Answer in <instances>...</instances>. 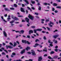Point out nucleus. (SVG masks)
Returning <instances> with one entry per match:
<instances>
[{
	"instance_id": "f257e3e1",
	"label": "nucleus",
	"mask_w": 61,
	"mask_h": 61,
	"mask_svg": "<svg viewBox=\"0 0 61 61\" xmlns=\"http://www.w3.org/2000/svg\"><path fill=\"white\" fill-rule=\"evenodd\" d=\"M22 42L23 43H25V44H27L28 45H30L31 43L28 41L24 40H22Z\"/></svg>"
},
{
	"instance_id": "f03ea898",
	"label": "nucleus",
	"mask_w": 61,
	"mask_h": 61,
	"mask_svg": "<svg viewBox=\"0 0 61 61\" xmlns=\"http://www.w3.org/2000/svg\"><path fill=\"white\" fill-rule=\"evenodd\" d=\"M29 15L28 16V17L31 20H33L34 19V17L33 16L30 15V14H29Z\"/></svg>"
},
{
	"instance_id": "7ed1b4c3",
	"label": "nucleus",
	"mask_w": 61,
	"mask_h": 61,
	"mask_svg": "<svg viewBox=\"0 0 61 61\" xmlns=\"http://www.w3.org/2000/svg\"><path fill=\"white\" fill-rule=\"evenodd\" d=\"M6 47L7 49H8V47L9 48H10V49L13 48V47H12V46H11L6 45Z\"/></svg>"
},
{
	"instance_id": "20e7f679",
	"label": "nucleus",
	"mask_w": 61,
	"mask_h": 61,
	"mask_svg": "<svg viewBox=\"0 0 61 61\" xmlns=\"http://www.w3.org/2000/svg\"><path fill=\"white\" fill-rule=\"evenodd\" d=\"M20 10L21 12H23V13L25 12V11L24 10V9L22 8H20Z\"/></svg>"
},
{
	"instance_id": "39448f33",
	"label": "nucleus",
	"mask_w": 61,
	"mask_h": 61,
	"mask_svg": "<svg viewBox=\"0 0 61 61\" xmlns=\"http://www.w3.org/2000/svg\"><path fill=\"white\" fill-rule=\"evenodd\" d=\"M42 59H43V58L42 57V56L39 57L38 59V61H41Z\"/></svg>"
},
{
	"instance_id": "423d86ee",
	"label": "nucleus",
	"mask_w": 61,
	"mask_h": 61,
	"mask_svg": "<svg viewBox=\"0 0 61 61\" xmlns=\"http://www.w3.org/2000/svg\"><path fill=\"white\" fill-rule=\"evenodd\" d=\"M25 53V49H24L20 52V54H23L24 53Z\"/></svg>"
},
{
	"instance_id": "0eeeda50",
	"label": "nucleus",
	"mask_w": 61,
	"mask_h": 61,
	"mask_svg": "<svg viewBox=\"0 0 61 61\" xmlns=\"http://www.w3.org/2000/svg\"><path fill=\"white\" fill-rule=\"evenodd\" d=\"M25 20L27 22L29 23V19L27 17H26Z\"/></svg>"
},
{
	"instance_id": "6e6552de",
	"label": "nucleus",
	"mask_w": 61,
	"mask_h": 61,
	"mask_svg": "<svg viewBox=\"0 0 61 61\" xmlns=\"http://www.w3.org/2000/svg\"><path fill=\"white\" fill-rule=\"evenodd\" d=\"M3 35H4V36H5V37H6L7 36V34L6 32H5V31H3Z\"/></svg>"
},
{
	"instance_id": "1a4fd4ad",
	"label": "nucleus",
	"mask_w": 61,
	"mask_h": 61,
	"mask_svg": "<svg viewBox=\"0 0 61 61\" xmlns=\"http://www.w3.org/2000/svg\"><path fill=\"white\" fill-rule=\"evenodd\" d=\"M30 50V47H28V46H27V47L26 48V50L27 51H28L29 50Z\"/></svg>"
},
{
	"instance_id": "9d476101",
	"label": "nucleus",
	"mask_w": 61,
	"mask_h": 61,
	"mask_svg": "<svg viewBox=\"0 0 61 61\" xmlns=\"http://www.w3.org/2000/svg\"><path fill=\"white\" fill-rule=\"evenodd\" d=\"M32 55H34L35 56H36V54L34 51H33L31 52Z\"/></svg>"
},
{
	"instance_id": "9b49d317",
	"label": "nucleus",
	"mask_w": 61,
	"mask_h": 61,
	"mask_svg": "<svg viewBox=\"0 0 61 61\" xmlns=\"http://www.w3.org/2000/svg\"><path fill=\"white\" fill-rule=\"evenodd\" d=\"M29 34H31V33H33V31L32 30H30L29 32Z\"/></svg>"
},
{
	"instance_id": "f8f14e48",
	"label": "nucleus",
	"mask_w": 61,
	"mask_h": 61,
	"mask_svg": "<svg viewBox=\"0 0 61 61\" xmlns=\"http://www.w3.org/2000/svg\"><path fill=\"white\" fill-rule=\"evenodd\" d=\"M52 41L53 42H54V43L55 44H57V41L55 39H54Z\"/></svg>"
},
{
	"instance_id": "ddd939ff",
	"label": "nucleus",
	"mask_w": 61,
	"mask_h": 61,
	"mask_svg": "<svg viewBox=\"0 0 61 61\" xmlns=\"http://www.w3.org/2000/svg\"><path fill=\"white\" fill-rule=\"evenodd\" d=\"M36 30L38 31L41 32V31L42 30V29H36Z\"/></svg>"
},
{
	"instance_id": "4468645a",
	"label": "nucleus",
	"mask_w": 61,
	"mask_h": 61,
	"mask_svg": "<svg viewBox=\"0 0 61 61\" xmlns=\"http://www.w3.org/2000/svg\"><path fill=\"white\" fill-rule=\"evenodd\" d=\"M58 36H59V35H56V36H53V37L54 38L56 39V38L57 37H58Z\"/></svg>"
},
{
	"instance_id": "2eb2a0df",
	"label": "nucleus",
	"mask_w": 61,
	"mask_h": 61,
	"mask_svg": "<svg viewBox=\"0 0 61 61\" xmlns=\"http://www.w3.org/2000/svg\"><path fill=\"white\" fill-rule=\"evenodd\" d=\"M39 44H38L37 43H36L35 44V45H34L33 46L34 47H36V46H39Z\"/></svg>"
},
{
	"instance_id": "dca6fc26",
	"label": "nucleus",
	"mask_w": 61,
	"mask_h": 61,
	"mask_svg": "<svg viewBox=\"0 0 61 61\" xmlns=\"http://www.w3.org/2000/svg\"><path fill=\"white\" fill-rule=\"evenodd\" d=\"M58 56L56 55L53 57V58L54 59H56L58 57Z\"/></svg>"
},
{
	"instance_id": "f3484780",
	"label": "nucleus",
	"mask_w": 61,
	"mask_h": 61,
	"mask_svg": "<svg viewBox=\"0 0 61 61\" xmlns=\"http://www.w3.org/2000/svg\"><path fill=\"white\" fill-rule=\"evenodd\" d=\"M27 4H29V2H28V1L27 0H23Z\"/></svg>"
},
{
	"instance_id": "a211bd4d",
	"label": "nucleus",
	"mask_w": 61,
	"mask_h": 61,
	"mask_svg": "<svg viewBox=\"0 0 61 61\" xmlns=\"http://www.w3.org/2000/svg\"><path fill=\"white\" fill-rule=\"evenodd\" d=\"M53 6H56L57 5V4L56 3H54L53 4Z\"/></svg>"
},
{
	"instance_id": "6ab92c4d",
	"label": "nucleus",
	"mask_w": 61,
	"mask_h": 61,
	"mask_svg": "<svg viewBox=\"0 0 61 61\" xmlns=\"http://www.w3.org/2000/svg\"><path fill=\"white\" fill-rule=\"evenodd\" d=\"M5 9L6 11H10V10H9L8 9H7V8H5Z\"/></svg>"
},
{
	"instance_id": "aec40b11",
	"label": "nucleus",
	"mask_w": 61,
	"mask_h": 61,
	"mask_svg": "<svg viewBox=\"0 0 61 61\" xmlns=\"http://www.w3.org/2000/svg\"><path fill=\"white\" fill-rule=\"evenodd\" d=\"M38 7H39V8H38V9L39 10H40H40H41V6H39Z\"/></svg>"
},
{
	"instance_id": "412c9836",
	"label": "nucleus",
	"mask_w": 61,
	"mask_h": 61,
	"mask_svg": "<svg viewBox=\"0 0 61 61\" xmlns=\"http://www.w3.org/2000/svg\"><path fill=\"white\" fill-rule=\"evenodd\" d=\"M14 19L15 20H18V19L17 18L15 17H14Z\"/></svg>"
},
{
	"instance_id": "4be33fe9",
	"label": "nucleus",
	"mask_w": 61,
	"mask_h": 61,
	"mask_svg": "<svg viewBox=\"0 0 61 61\" xmlns=\"http://www.w3.org/2000/svg\"><path fill=\"white\" fill-rule=\"evenodd\" d=\"M54 53H55V52H54V51H52L51 52H50V54L51 55H52V54H54Z\"/></svg>"
},
{
	"instance_id": "5701e85b",
	"label": "nucleus",
	"mask_w": 61,
	"mask_h": 61,
	"mask_svg": "<svg viewBox=\"0 0 61 61\" xmlns=\"http://www.w3.org/2000/svg\"><path fill=\"white\" fill-rule=\"evenodd\" d=\"M15 22V20H12L10 22V23H13Z\"/></svg>"
},
{
	"instance_id": "b1692460",
	"label": "nucleus",
	"mask_w": 61,
	"mask_h": 61,
	"mask_svg": "<svg viewBox=\"0 0 61 61\" xmlns=\"http://www.w3.org/2000/svg\"><path fill=\"white\" fill-rule=\"evenodd\" d=\"M20 33H21L22 34H23L24 33V31L23 30H21L20 31Z\"/></svg>"
},
{
	"instance_id": "393cba45",
	"label": "nucleus",
	"mask_w": 61,
	"mask_h": 61,
	"mask_svg": "<svg viewBox=\"0 0 61 61\" xmlns=\"http://www.w3.org/2000/svg\"><path fill=\"white\" fill-rule=\"evenodd\" d=\"M40 41L39 40H38V39H36V40L35 41V42H39Z\"/></svg>"
},
{
	"instance_id": "a878e982",
	"label": "nucleus",
	"mask_w": 61,
	"mask_h": 61,
	"mask_svg": "<svg viewBox=\"0 0 61 61\" xmlns=\"http://www.w3.org/2000/svg\"><path fill=\"white\" fill-rule=\"evenodd\" d=\"M16 43L15 42H14L13 46H14V47L15 46H16Z\"/></svg>"
},
{
	"instance_id": "bb28decb",
	"label": "nucleus",
	"mask_w": 61,
	"mask_h": 61,
	"mask_svg": "<svg viewBox=\"0 0 61 61\" xmlns=\"http://www.w3.org/2000/svg\"><path fill=\"white\" fill-rule=\"evenodd\" d=\"M56 8H59V9H61V6H57L56 7Z\"/></svg>"
},
{
	"instance_id": "cd10ccee",
	"label": "nucleus",
	"mask_w": 61,
	"mask_h": 61,
	"mask_svg": "<svg viewBox=\"0 0 61 61\" xmlns=\"http://www.w3.org/2000/svg\"><path fill=\"white\" fill-rule=\"evenodd\" d=\"M27 53L28 54H29V55H31V53L30 52H27Z\"/></svg>"
},
{
	"instance_id": "c85d7f7f",
	"label": "nucleus",
	"mask_w": 61,
	"mask_h": 61,
	"mask_svg": "<svg viewBox=\"0 0 61 61\" xmlns=\"http://www.w3.org/2000/svg\"><path fill=\"white\" fill-rule=\"evenodd\" d=\"M14 6H15V7H17V5L15 4H14Z\"/></svg>"
},
{
	"instance_id": "c756f323",
	"label": "nucleus",
	"mask_w": 61,
	"mask_h": 61,
	"mask_svg": "<svg viewBox=\"0 0 61 61\" xmlns=\"http://www.w3.org/2000/svg\"><path fill=\"white\" fill-rule=\"evenodd\" d=\"M37 31V30H36H36L35 29V30H34V33H36V31Z\"/></svg>"
},
{
	"instance_id": "7c9ffc66",
	"label": "nucleus",
	"mask_w": 61,
	"mask_h": 61,
	"mask_svg": "<svg viewBox=\"0 0 61 61\" xmlns=\"http://www.w3.org/2000/svg\"><path fill=\"white\" fill-rule=\"evenodd\" d=\"M48 58H49L50 59H52V58L50 56H49L48 57Z\"/></svg>"
},
{
	"instance_id": "2f4dec72",
	"label": "nucleus",
	"mask_w": 61,
	"mask_h": 61,
	"mask_svg": "<svg viewBox=\"0 0 61 61\" xmlns=\"http://www.w3.org/2000/svg\"><path fill=\"white\" fill-rule=\"evenodd\" d=\"M31 27L32 28H35V27H36L34 26H31Z\"/></svg>"
},
{
	"instance_id": "473e14b6",
	"label": "nucleus",
	"mask_w": 61,
	"mask_h": 61,
	"mask_svg": "<svg viewBox=\"0 0 61 61\" xmlns=\"http://www.w3.org/2000/svg\"><path fill=\"white\" fill-rule=\"evenodd\" d=\"M31 2L33 4H34L35 3V1H31Z\"/></svg>"
},
{
	"instance_id": "72a5a7b5",
	"label": "nucleus",
	"mask_w": 61,
	"mask_h": 61,
	"mask_svg": "<svg viewBox=\"0 0 61 61\" xmlns=\"http://www.w3.org/2000/svg\"><path fill=\"white\" fill-rule=\"evenodd\" d=\"M43 51H45V52H47V49H44L43 50Z\"/></svg>"
},
{
	"instance_id": "f704fd0d",
	"label": "nucleus",
	"mask_w": 61,
	"mask_h": 61,
	"mask_svg": "<svg viewBox=\"0 0 61 61\" xmlns=\"http://www.w3.org/2000/svg\"><path fill=\"white\" fill-rule=\"evenodd\" d=\"M39 46L40 47V48H42V47H43V46H42L41 45H39Z\"/></svg>"
},
{
	"instance_id": "c9c22d12",
	"label": "nucleus",
	"mask_w": 61,
	"mask_h": 61,
	"mask_svg": "<svg viewBox=\"0 0 61 61\" xmlns=\"http://www.w3.org/2000/svg\"><path fill=\"white\" fill-rule=\"evenodd\" d=\"M41 32L42 33H46V31H43Z\"/></svg>"
},
{
	"instance_id": "e433bc0d",
	"label": "nucleus",
	"mask_w": 61,
	"mask_h": 61,
	"mask_svg": "<svg viewBox=\"0 0 61 61\" xmlns=\"http://www.w3.org/2000/svg\"><path fill=\"white\" fill-rule=\"evenodd\" d=\"M9 44L10 45H11V46H13V44L11 42Z\"/></svg>"
},
{
	"instance_id": "4c0bfd02",
	"label": "nucleus",
	"mask_w": 61,
	"mask_h": 61,
	"mask_svg": "<svg viewBox=\"0 0 61 61\" xmlns=\"http://www.w3.org/2000/svg\"><path fill=\"white\" fill-rule=\"evenodd\" d=\"M10 10H15V9L13 8H10Z\"/></svg>"
},
{
	"instance_id": "58836bf2",
	"label": "nucleus",
	"mask_w": 61,
	"mask_h": 61,
	"mask_svg": "<svg viewBox=\"0 0 61 61\" xmlns=\"http://www.w3.org/2000/svg\"><path fill=\"white\" fill-rule=\"evenodd\" d=\"M55 51H56V52H58V49H55Z\"/></svg>"
},
{
	"instance_id": "ea45409f",
	"label": "nucleus",
	"mask_w": 61,
	"mask_h": 61,
	"mask_svg": "<svg viewBox=\"0 0 61 61\" xmlns=\"http://www.w3.org/2000/svg\"><path fill=\"white\" fill-rule=\"evenodd\" d=\"M43 39H44V40H46V36H44L43 37Z\"/></svg>"
},
{
	"instance_id": "a19ab883",
	"label": "nucleus",
	"mask_w": 61,
	"mask_h": 61,
	"mask_svg": "<svg viewBox=\"0 0 61 61\" xmlns=\"http://www.w3.org/2000/svg\"><path fill=\"white\" fill-rule=\"evenodd\" d=\"M18 17H23V16L22 15H18Z\"/></svg>"
},
{
	"instance_id": "79ce46f5",
	"label": "nucleus",
	"mask_w": 61,
	"mask_h": 61,
	"mask_svg": "<svg viewBox=\"0 0 61 61\" xmlns=\"http://www.w3.org/2000/svg\"><path fill=\"white\" fill-rule=\"evenodd\" d=\"M51 24H48V25L50 27H52L53 25H51Z\"/></svg>"
},
{
	"instance_id": "37998d69",
	"label": "nucleus",
	"mask_w": 61,
	"mask_h": 61,
	"mask_svg": "<svg viewBox=\"0 0 61 61\" xmlns=\"http://www.w3.org/2000/svg\"><path fill=\"white\" fill-rule=\"evenodd\" d=\"M46 28L47 29L49 30V31H50V28L48 27H47Z\"/></svg>"
},
{
	"instance_id": "c03bdc74",
	"label": "nucleus",
	"mask_w": 61,
	"mask_h": 61,
	"mask_svg": "<svg viewBox=\"0 0 61 61\" xmlns=\"http://www.w3.org/2000/svg\"><path fill=\"white\" fill-rule=\"evenodd\" d=\"M49 20L48 19H46V23L47 22H49Z\"/></svg>"
},
{
	"instance_id": "a18cd8bd",
	"label": "nucleus",
	"mask_w": 61,
	"mask_h": 61,
	"mask_svg": "<svg viewBox=\"0 0 61 61\" xmlns=\"http://www.w3.org/2000/svg\"><path fill=\"white\" fill-rule=\"evenodd\" d=\"M2 54L3 55H5V52H3L2 53Z\"/></svg>"
},
{
	"instance_id": "49530a36",
	"label": "nucleus",
	"mask_w": 61,
	"mask_h": 61,
	"mask_svg": "<svg viewBox=\"0 0 61 61\" xmlns=\"http://www.w3.org/2000/svg\"><path fill=\"white\" fill-rule=\"evenodd\" d=\"M12 55H13L14 56H15V53H13L12 54Z\"/></svg>"
},
{
	"instance_id": "de8ad7c7",
	"label": "nucleus",
	"mask_w": 61,
	"mask_h": 61,
	"mask_svg": "<svg viewBox=\"0 0 61 61\" xmlns=\"http://www.w3.org/2000/svg\"><path fill=\"white\" fill-rule=\"evenodd\" d=\"M31 9H32L33 10H35V8H34V7H32L31 8Z\"/></svg>"
},
{
	"instance_id": "09e8293b",
	"label": "nucleus",
	"mask_w": 61,
	"mask_h": 61,
	"mask_svg": "<svg viewBox=\"0 0 61 61\" xmlns=\"http://www.w3.org/2000/svg\"><path fill=\"white\" fill-rule=\"evenodd\" d=\"M10 19V18L9 17L7 18L8 21H9V20Z\"/></svg>"
},
{
	"instance_id": "8fccbe9b",
	"label": "nucleus",
	"mask_w": 61,
	"mask_h": 61,
	"mask_svg": "<svg viewBox=\"0 0 61 61\" xmlns=\"http://www.w3.org/2000/svg\"><path fill=\"white\" fill-rule=\"evenodd\" d=\"M58 31V30H56L55 31H53V32L54 33H55V32H57V31Z\"/></svg>"
},
{
	"instance_id": "3c124183",
	"label": "nucleus",
	"mask_w": 61,
	"mask_h": 61,
	"mask_svg": "<svg viewBox=\"0 0 61 61\" xmlns=\"http://www.w3.org/2000/svg\"><path fill=\"white\" fill-rule=\"evenodd\" d=\"M55 10V9L54 8L52 7V11H54V10Z\"/></svg>"
},
{
	"instance_id": "603ef678",
	"label": "nucleus",
	"mask_w": 61,
	"mask_h": 61,
	"mask_svg": "<svg viewBox=\"0 0 61 61\" xmlns=\"http://www.w3.org/2000/svg\"><path fill=\"white\" fill-rule=\"evenodd\" d=\"M49 45L50 46H51V47L52 46H53V44H49Z\"/></svg>"
},
{
	"instance_id": "864d4df0",
	"label": "nucleus",
	"mask_w": 61,
	"mask_h": 61,
	"mask_svg": "<svg viewBox=\"0 0 61 61\" xmlns=\"http://www.w3.org/2000/svg\"><path fill=\"white\" fill-rule=\"evenodd\" d=\"M50 23H48V25H51V24H52V22L51 21H50Z\"/></svg>"
},
{
	"instance_id": "5fc2aeb1",
	"label": "nucleus",
	"mask_w": 61,
	"mask_h": 61,
	"mask_svg": "<svg viewBox=\"0 0 61 61\" xmlns=\"http://www.w3.org/2000/svg\"><path fill=\"white\" fill-rule=\"evenodd\" d=\"M42 28H44V30H46V28L45 27H42Z\"/></svg>"
},
{
	"instance_id": "6e6d98bb",
	"label": "nucleus",
	"mask_w": 61,
	"mask_h": 61,
	"mask_svg": "<svg viewBox=\"0 0 61 61\" xmlns=\"http://www.w3.org/2000/svg\"><path fill=\"white\" fill-rule=\"evenodd\" d=\"M41 20L42 21H45V19H41Z\"/></svg>"
},
{
	"instance_id": "4d7b16f0",
	"label": "nucleus",
	"mask_w": 61,
	"mask_h": 61,
	"mask_svg": "<svg viewBox=\"0 0 61 61\" xmlns=\"http://www.w3.org/2000/svg\"><path fill=\"white\" fill-rule=\"evenodd\" d=\"M44 57H45L46 56H47V54H45L44 55Z\"/></svg>"
},
{
	"instance_id": "13d9d810",
	"label": "nucleus",
	"mask_w": 61,
	"mask_h": 61,
	"mask_svg": "<svg viewBox=\"0 0 61 61\" xmlns=\"http://www.w3.org/2000/svg\"><path fill=\"white\" fill-rule=\"evenodd\" d=\"M4 51H5V52L6 53H8V52L7 51V50H4Z\"/></svg>"
},
{
	"instance_id": "bf43d9fd",
	"label": "nucleus",
	"mask_w": 61,
	"mask_h": 61,
	"mask_svg": "<svg viewBox=\"0 0 61 61\" xmlns=\"http://www.w3.org/2000/svg\"><path fill=\"white\" fill-rule=\"evenodd\" d=\"M27 37L28 38H30V36L29 35H28L27 36Z\"/></svg>"
},
{
	"instance_id": "052dcab7",
	"label": "nucleus",
	"mask_w": 61,
	"mask_h": 61,
	"mask_svg": "<svg viewBox=\"0 0 61 61\" xmlns=\"http://www.w3.org/2000/svg\"><path fill=\"white\" fill-rule=\"evenodd\" d=\"M44 4L45 5H47V3H44Z\"/></svg>"
},
{
	"instance_id": "680f3d73",
	"label": "nucleus",
	"mask_w": 61,
	"mask_h": 61,
	"mask_svg": "<svg viewBox=\"0 0 61 61\" xmlns=\"http://www.w3.org/2000/svg\"><path fill=\"white\" fill-rule=\"evenodd\" d=\"M50 42H51V41H50V40H49L48 41V42L49 43H50Z\"/></svg>"
},
{
	"instance_id": "e2e57ef3",
	"label": "nucleus",
	"mask_w": 61,
	"mask_h": 61,
	"mask_svg": "<svg viewBox=\"0 0 61 61\" xmlns=\"http://www.w3.org/2000/svg\"><path fill=\"white\" fill-rule=\"evenodd\" d=\"M6 57L7 58H9V56H8V55H7L6 56Z\"/></svg>"
},
{
	"instance_id": "0e129e2a",
	"label": "nucleus",
	"mask_w": 61,
	"mask_h": 61,
	"mask_svg": "<svg viewBox=\"0 0 61 61\" xmlns=\"http://www.w3.org/2000/svg\"><path fill=\"white\" fill-rule=\"evenodd\" d=\"M22 26H23V25H19V26L20 27H22Z\"/></svg>"
},
{
	"instance_id": "69168bd1",
	"label": "nucleus",
	"mask_w": 61,
	"mask_h": 61,
	"mask_svg": "<svg viewBox=\"0 0 61 61\" xmlns=\"http://www.w3.org/2000/svg\"><path fill=\"white\" fill-rule=\"evenodd\" d=\"M21 3H19L18 4V5H21Z\"/></svg>"
},
{
	"instance_id": "338daca9",
	"label": "nucleus",
	"mask_w": 61,
	"mask_h": 61,
	"mask_svg": "<svg viewBox=\"0 0 61 61\" xmlns=\"http://www.w3.org/2000/svg\"><path fill=\"white\" fill-rule=\"evenodd\" d=\"M22 7H24V6H25V5H24L23 4H22Z\"/></svg>"
},
{
	"instance_id": "774afa93",
	"label": "nucleus",
	"mask_w": 61,
	"mask_h": 61,
	"mask_svg": "<svg viewBox=\"0 0 61 61\" xmlns=\"http://www.w3.org/2000/svg\"><path fill=\"white\" fill-rule=\"evenodd\" d=\"M29 61H33V60L31 59H30L29 60Z\"/></svg>"
}]
</instances>
